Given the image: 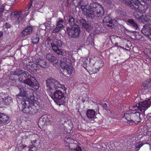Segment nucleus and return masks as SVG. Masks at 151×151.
Segmentation results:
<instances>
[{
    "label": "nucleus",
    "mask_w": 151,
    "mask_h": 151,
    "mask_svg": "<svg viewBox=\"0 0 151 151\" xmlns=\"http://www.w3.org/2000/svg\"><path fill=\"white\" fill-rule=\"evenodd\" d=\"M36 61L40 67L43 68H46L47 67L45 60L42 59L41 58H37L36 59Z\"/></svg>",
    "instance_id": "20"
},
{
    "label": "nucleus",
    "mask_w": 151,
    "mask_h": 151,
    "mask_svg": "<svg viewBox=\"0 0 151 151\" xmlns=\"http://www.w3.org/2000/svg\"><path fill=\"white\" fill-rule=\"evenodd\" d=\"M20 81H22V79L21 80L20 79Z\"/></svg>",
    "instance_id": "59"
},
{
    "label": "nucleus",
    "mask_w": 151,
    "mask_h": 151,
    "mask_svg": "<svg viewBox=\"0 0 151 151\" xmlns=\"http://www.w3.org/2000/svg\"><path fill=\"white\" fill-rule=\"evenodd\" d=\"M112 117V118L114 119L116 118V116H114V117L113 116Z\"/></svg>",
    "instance_id": "57"
},
{
    "label": "nucleus",
    "mask_w": 151,
    "mask_h": 151,
    "mask_svg": "<svg viewBox=\"0 0 151 151\" xmlns=\"http://www.w3.org/2000/svg\"><path fill=\"white\" fill-rule=\"evenodd\" d=\"M56 27L60 29L61 28L63 27V25L62 24L59 23V22H57Z\"/></svg>",
    "instance_id": "44"
},
{
    "label": "nucleus",
    "mask_w": 151,
    "mask_h": 151,
    "mask_svg": "<svg viewBox=\"0 0 151 151\" xmlns=\"http://www.w3.org/2000/svg\"><path fill=\"white\" fill-rule=\"evenodd\" d=\"M75 141L76 142L75 140H74L73 139H70V137H67L65 139V142H67L68 144H72L74 143L75 142Z\"/></svg>",
    "instance_id": "36"
},
{
    "label": "nucleus",
    "mask_w": 151,
    "mask_h": 151,
    "mask_svg": "<svg viewBox=\"0 0 151 151\" xmlns=\"http://www.w3.org/2000/svg\"><path fill=\"white\" fill-rule=\"evenodd\" d=\"M145 5L136 6V8L133 9H135L133 13V15L138 21L141 20L140 18L143 15V13L145 12L146 11V10L145 9Z\"/></svg>",
    "instance_id": "6"
},
{
    "label": "nucleus",
    "mask_w": 151,
    "mask_h": 151,
    "mask_svg": "<svg viewBox=\"0 0 151 151\" xmlns=\"http://www.w3.org/2000/svg\"><path fill=\"white\" fill-rule=\"evenodd\" d=\"M46 59L49 61L53 62L55 64L58 63V60L53 55L50 53L47 54L46 56Z\"/></svg>",
    "instance_id": "23"
},
{
    "label": "nucleus",
    "mask_w": 151,
    "mask_h": 151,
    "mask_svg": "<svg viewBox=\"0 0 151 151\" xmlns=\"http://www.w3.org/2000/svg\"><path fill=\"white\" fill-rule=\"evenodd\" d=\"M74 0H67V2L68 4H71L73 2Z\"/></svg>",
    "instance_id": "49"
},
{
    "label": "nucleus",
    "mask_w": 151,
    "mask_h": 151,
    "mask_svg": "<svg viewBox=\"0 0 151 151\" xmlns=\"http://www.w3.org/2000/svg\"><path fill=\"white\" fill-rule=\"evenodd\" d=\"M33 31L32 27L30 26L27 27L24 29L22 32L21 34L22 35L25 36L31 34Z\"/></svg>",
    "instance_id": "22"
},
{
    "label": "nucleus",
    "mask_w": 151,
    "mask_h": 151,
    "mask_svg": "<svg viewBox=\"0 0 151 151\" xmlns=\"http://www.w3.org/2000/svg\"><path fill=\"white\" fill-rule=\"evenodd\" d=\"M32 1H30V4L29 6H28L27 8H26L25 9L24 11H28L29 8L31 7V6L32 4Z\"/></svg>",
    "instance_id": "45"
},
{
    "label": "nucleus",
    "mask_w": 151,
    "mask_h": 151,
    "mask_svg": "<svg viewBox=\"0 0 151 151\" xmlns=\"http://www.w3.org/2000/svg\"><path fill=\"white\" fill-rule=\"evenodd\" d=\"M86 115L88 118L91 120H94V119L96 118L95 111L92 109L88 110Z\"/></svg>",
    "instance_id": "19"
},
{
    "label": "nucleus",
    "mask_w": 151,
    "mask_h": 151,
    "mask_svg": "<svg viewBox=\"0 0 151 151\" xmlns=\"http://www.w3.org/2000/svg\"><path fill=\"white\" fill-rule=\"evenodd\" d=\"M118 42H116L115 43V45L117 47H120V48H123V47H122L121 46H119L118 45Z\"/></svg>",
    "instance_id": "52"
},
{
    "label": "nucleus",
    "mask_w": 151,
    "mask_h": 151,
    "mask_svg": "<svg viewBox=\"0 0 151 151\" xmlns=\"http://www.w3.org/2000/svg\"><path fill=\"white\" fill-rule=\"evenodd\" d=\"M151 147V146L150 147V150H151V148H150V147Z\"/></svg>",
    "instance_id": "60"
},
{
    "label": "nucleus",
    "mask_w": 151,
    "mask_h": 151,
    "mask_svg": "<svg viewBox=\"0 0 151 151\" xmlns=\"http://www.w3.org/2000/svg\"><path fill=\"white\" fill-rule=\"evenodd\" d=\"M21 76H23L25 78H26V79L29 78L35 79V77L31 76L27 71H24L22 70L21 72Z\"/></svg>",
    "instance_id": "29"
},
{
    "label": "nucleus",
    "mask_w": 151,
    "mask_h": 151,
    "mask_svg": "<svg viewBox=\"0 0 151 151\" xmlns=\"http://www.w3.org/2000/svg\"><path fill=\"white\" fill-rule=\"evenodd\" d=\"M29 151H35L37 149V147L35 146L34 145L29 146Z\"/></svg>",
    "instance_id": "40"
},
{
    "label": "nucleus",
    "mask_w": 151,
    "mask_h": 151,
    "mask_svg": "<svg viewBox=\"0 0 151 151\" xmlns=\"http://www.w3.org/2000/svg\"><path fill=\"white\" fill-rule=\"evenodd\" d=\"M81 101L83 103L85 101V100L84 99H82Z\"/></svg>",
    "instance_id": "56"
},
{
    "label": "nucleus",
    "mask_w": 151,
    "mask_h": 151,
    "mask_svg": "<svg viewBox=\"0 0 151 151\" xmlns=\"http://www.w3.org/2000/svg\"><path fill=\"white\" fill-rule=\"evenodd\" d=\"M64 129L65 132H66L67 133H70L71 132L72 128L71 127H69L67 128V127L65 126L64 127Z\"/></svg>",
    "instance_id": "41"
},
{
    "label": "nucleus",
    "mask_w": 151,
    "mask_h": 151,
    "mask_svg": "<svg viewBox=\"0 0 151 151\" xmlns=\"http://www.w3.org/2000/svg\"><path fill=\"white\" fill-rule=\"evenodd\" d=\"M67 31L69 36L73 37H78L81 32L80 29L78 25H76L75 26L67 28Z\"/></svg>",
    "instance_id": "11"
},
{
    "label": "nucleus",
    "mask_w": 151,
    "mask_h": 151,
    "mask_svg": "<svg viewBox=\"0 0 151 151\" xmlns=\"http://www.w3.org/2000/svg\"><path fill=\"white\" fill-rule=\"evenodd\" d=\"M21 147L22 148L21 151H29V147L27 145H22Z\"/></svg>",
    "instance_id": "39"
},
{
    "label": "nucleus",
    "mask_w": 151,
    "mask_h": 151,
    "mask_svg": "<svg viewBox=\"0 0 151 151\" xmlns=\"http://www.w3.org/2000/svg\"><path fill=\"white\" fill-rule=\"evenodd\" d=\"M38 65L36 63H33L30 66V69L32 70H37L38 68Z\"/></svg>",
    "instance_id": "34"
},
{
    "label": "nucleus",
    "mask_w": 151,
    "mask_h": 151,
    "mask_svg": "<svg viewBox=\"0 0 151 151\" xmlns=\"http://www.w3.org/2000/svg\"><path fill=\"white\" fill-rule=\"evenodd\" d=\"M140 19L141 20L138 21L144 24H151V17L148 15L143 14V15L140 18Z\"/></svg>",
    "instance_id": "15"
},
{
    "label": "nucleus",
    "mask_w": 151,
    "mask_h": 151,
    "mask_svg": "<svg viewBox=\"0 0 151 151\" xmlns=\"http://www.w3.org/2000/svg\"><path fill=\"white\" fill-rule=\"evenodd\" d=\"M13 102L12 97L5 94L0 96V108L10 104Z\"/></svg>",
    "instance_id": "7"
},
{
    "label": "nucleus",
    "mask_w": 151,
    "mask_h": 151,
    "mask_svg": "<svg viewBox=\"0 0 151 151\" xmlns=\"http://www.w3.org/2000/svg\"><path fill=\"white\" fill-rule=\"evenodd\" d=\"M104 23L106 24V26L109 27H111L112 25L113 21L109 16H106L103 19Z\"/></svg>",
    "instance_id": "25"
},
{
    "label": "nucleus",
    "mask_w": 151,
    "mask_h": 151,
    "mask_svg": "<svg viewBox=\"0 0 151 151\" xmlns=\"http://www.w3.org/2000/svg\"><path fill=\"white\" fill-rule=\"evenodd\" d=\"M9 116L6 114L0 112V123L3 124L6 122L9 119Z\"/></svg>",
    "instance_id": "24"
},
{
    "label": "nucleus",
    "mask_w": 151,
    "mask_h": 151,
    "mask_svg": "<svg viewBox=\"0 0 151 151\" xmlns=\"http://www.w3.org/2000/svg\"><path fill=\"white\" fill-rule=\"evenodd\" d=\"M47 92L51 98L57 104L60 106L65 103L66 96L65 86L57 80L50 78L46 81Z\"/></svg>",
    "instance_id": "1"
},
{
    "label": "nucleus",
    "mask_w": 151,
    "mask_h": 151,
    "mask_svg": "<svg viewBox=\"0 0 151 151\" xmlns=\"http://www.w3.org/2000/svg\"><path fill=\"white\" fill-rule=\"evenodd\" d=\"M82 149L80 147L77 146L76 148L74 149L73 151H81Z\"/></svg>",
    "instance_id": "46"
},
{
    "label": "nucleus",
    "mask_w": 151,
    "mask_h": 151,
    "mask_svg": "<svg viewBox=\"0 0 151 151\" xmlns=\"http://www.w3.org/2000/svg\"><path fill=\"white\" fill-rule=\"evenodd\" d=\"M81 8L83 14L89 19H92L96 16L98 17H101L104 13V9L101 5L97 2L91 3L88 9L85 6L82 4Z\"/></svg>",
    "instance_id": "2"
},
{
    "label": "nucleus",
    "mask_w": 151,
    "mask_h": 151,
    "mask_svg": "<svg viewBox=\"0 0 151 151\" xmlns=\"http://www.w3.org/2000/svg\"><path fill=\"white\" fill-rule=\"evenodd\" d=\"M36 141L37 140H32L31 141V143L32 144V145H33L34 144H35V143H36Z\"/></svg>",
    "instance_id": "51"
},
{
    "label": "nucleus",
    "mask_w": 151,
    "mask_h": 151,
    "mask_svg": "<svg viewBox=\"0 0 151 151\" xmlns=\"http://www.w3.org/2000/svg\"><path fill=\"white\" fill-rule=\"evenodd\" d=\"M60 29L56 27L53 30L52 32L53 33H57Z\"/></svg>",
    "instance_id": "47"
},
{
    "label": "nucleus",
    "mask_w": 151,
    "mask_h": 151,
    "mask_svg": "<svg viewBox=\"0 0 151 151\" xmlns=\"http://www.w3.org/2000/svg\"><path fill=\"white\" fill-rule=\"evenodd\" d=\"M22 70L19 69H17L16 71L13 72V74L15 75L21 76V75Z\"/></svg>",
    "instance_id": "35"
},
{
    "label": "nucleus",
    "mask_w": 151,
    "mask_h": 151,
    "mask_svg": "<svg viewBox=\"0 0 151 151\" xmlns=\"http://www.w3.org/2000/svg\"><path fill=\"white\" fill-rule=\"evenodd\" d=\"M144 90H147L151 87V77L142 83Z\"/></svg>",
    "instance_id": "21"
},
{
    "label": "nucleus",
    "mask_w": 151,
    "mask_h": 151,
    "mask_svg": "<svg viewBox=\"0 0 151 151\" xmlns=\"http://www.w3.org/2000/svg\"><path fill=\"white\" fill-rule=\"evenodd\" d=\"M50 116L49 115L45 114L42 115L38 121V125L39 127L50 124L51 123V121L50 120Z\"/></svg>",
    "instance_id": "12"
},
{
    "label": "nucleus",
    "mask_w": 151,
    "mask_h": 151,
    "mask_svg": "<svg viewBox=\"0 0 151 151\" xmlns=\"http://www.w3.org/2000/svg\"><path fill=\"white\" fill-rule=\"evenodd\" d=\"M63 22H64L63 20L62 19H61V18H60L59 19V20L58 22H59V23H61V24L63 23Z\"/></svg>",
    "instance_id": "50"
},
{
    "label": "nucleus",
    "mask_w": 151,
    "mask_h": 151,
    "mask_svg": "<svg viewBox=\"0 0 151 151\" xmlns=\"http://www.w3.org/2000/svg\"><path fill=\"white\" fill-rule=\"evenodd\" d=\"M127 24L135 30H137L139 29L137 24L134 19H129L127 22Z\"/></svg>",
    "instance_id": "17"
},
{
    "label": "nucleus",
    "mask_w": 151,
    "mask_h": 151,
    "mask_svg": "<svg viewBox=\"0 0 151 151\" xmlns=\"http://www.w3.org/2000/svg\"><path fill=\"white\" fill-rule=\"evenodd\" d=\"M141 31L142 34L148 37L151 40V28L148 26H144Z\"/></svg>",
    "instance_id": "16"
},
{
    "label": "nucleus",
    "mask_w": 151,
    "mask_h": 151,
    "mask_svg": "<svg viewBox=\"0 0 151 151\" xmlns=\"http://www.w3.org/2000/svg\"><path fill=\"white\" fill-rule=\"evenodd\" d=\"M107 104L105 103L104 104L102 105V106H103V108H106L107 107Z\"/></svg>",
    "instance_id": "53"
},
{
    "label": "nucleus",
    "mask_w": 151,
    "mask_h": 151,
    "mask_svg": "<svg viewBox=\"0 0 151 151\" xmlns=\"http://www.w3.org/2000/svg\"><path fill=\"white\" fill-rule=\"evenodd\" d=\"M3 35V32L2 31H0V37H1Z\"/></svg>",
    "instance_id": "55"
},
{
    "label": "nucleus",
    "mask_w": 151,
    "mask_h": 151,
    "mask_svg": "<svg viewBox=\"0 0 151 151\" xmlns=\"http://www.w3.org/2000/svg\"><path fill=\"white\" fill-rule=\"evenodd\" d=\"M19 93L17 95V101L19 100L21 102L22 101V100H24L23 99L24 97H26L27 96V91L24 89L20 88L19 89Z\"/></svg>",
    "instance_id": "18"
},
{
    "label": "nucleus",
    "mask_w": 151,
    "mask_h": 151,
    "mask_svg": "<svg viewBox=\"0 0 151 151\" xmlns=\"http://www.w3.org/2000/svg\"><path fill=\"white\" fill-rule=\"evenodd\" d=\"M81 23L82 24L83 26L86 29H88V25L87 24L86 21L82 19L81 20Z\"/></svg>",
    "instance_id": "32"
},
{
    "label": "nucleus",
    "mask_w": 151,
    "mask_h": 151,
    "mask_svg": "<svg viewBox=\"0 0 151 151\" xmlns=\"http://www.w3.org/2000/svg\"><path fill=\"white\" fill-rule=\"evenodd\" d=\"M21 102L22 111L25 114H29L30 106L29 105V103H26V101L24 100H22Z\"/></svg>",
    "instance_id": "13"
},
{
    "label": "nucleus",
    "mask_w": 151,
    "mask_h": 151,
    "mask_svg": "<svg viewBox=\"0 0 151 151\" xmlns=\"http://www.w3.org/2000/svg\"><path fill=\"white\" fill-rule=\"evenodd\" d=\"M81 2H82L81 1H78L77 3V5L78 6H80L81 4Z\"/></svg>",
    "instance_id": "54"
},
{
    "label": "nucleus",
    "mask_w": 151,
    "mask_h": 151,
    "mask_svg": "<svg viewBox=\"0 0 151 151\" xmlns=\"http://www.w3.org/2000/svg\"><path fill=\"white\" fill-rule=\"evenodd\" d=\"M88 62L89 66L91 67L93 66H95L96 62L93 58H89Z\"/></svg>",
    "instance_id": "33"
},
{
    "label": "nucleus",
    "mask_w": 151,
    "mask_h": 151,
    "mask_svg": "<svg viewBox=\"0 0 151 151\" xmlns=\"http://www.w3.org/2000/svg\"><path fill=\"white\" fill-rule=\"evenodd\" d=\"M125 4L130 6L132 9H135L136 6L145 5L143 0H121Z\"/></svg>",
    "instance_id": "5"
},
{
    "label": "nucleus",
    "mask_w": 151,
    "mask_h": 151,
    "mask_svg": "<svg viewBox=\"0 0 151 151\" xmlns=\"http://www.w3.org/2000/svg\"><path fill=\"white\" fill-rule=\"evenodd\" d=\"M4 6H3L0 8V14H2L4 11Z\"/></svg>",
    "instance_id": "48"
},
{
    "label": "nucleus",
    "mask_w": 151,
    "mask_h": 151,
    "mask_svg": "<svg viewBox=\"0 0 151 151\" xmlns=\"http://www.w3.org/2000/svg\"><path fill=\"white\" fill-rule=\"evenodd\" d=\"M5 28L7 29L10 28L11 27V25L7 22L4 25Z\"/></svg>",
    "instance_id": "43"
},
{
    "label": "nucleus",
    "mask_w": 151,
    "mask_h": 151,
    "mask_svg": "<svg viewBox=\"0 0 151 151\" xmlns=\"http://www.w3.org/2000/svg\"><path fill=\"white\" fill-rule=\"evenodd\" d=\"M124 39H123V40L121 41V42H123V41H124Z\"/></svg>",
    "instance_id": "58"
},
{
    "label": "nucleus",
    "mask_w": 151,
    "mask_h": 151,
    "mask_svg": "<svg viewBox=\"0 0 151 151\" xmlns=\"http://www.w3.org/2000/svg\"><path fill=\"white\" fill-rule=\"evenodd\" d=\"M143 145V142L141 141H139L136 144L135 147L136 149H138V150H139Z\"/></svg>",
    "instance_id": "38"
},
{
    "label": "nucleus",
    "mask_w": 151,
    "mask_h": 151,
    "mask_svg": "<svg viewBox=\"0 0 151 151\" xmlns=\"http://www.w3.org/2000/svg\"><path fill=\"white\" fill-rule=\"evenodd\" d=\"M151 149V147H150Z\"/></svg>",
    "instance_id": "61"
},
{
    "label": "nucleus",
    "mask_w": 151,
    "mask_h": 151,
    "mask_svg": "<svg viewBox=\"0 0 151 151\" xmlns=\"http://www.w3.org/2000/svg\"><path fill=\"white\" fill-rule=\"evenodd\" d=\"M22 13V10L19 11L16 10L15 11L12 12L11 14V17L14 18L15 21L14 22L15 24H19V23L22 24L24 23V19L27 16V14H23L21 15Z\"/></svg>",
    "instance_id": "4"
},
{
    "label": "nucleus",
    "mask_w": 151,
    "mask_h": 151,
    "mask_svg": "<svg viewBox=\"0 0 151 151\" xmlns=\"http://www.w3.org/2000/svg\"><path fill=\"white\" fill-rule=\"evenodd\" d=\"M68 22L71 27L75 26L76 25H78L76 24V21L75 20L73 17L72 16L70 15L69 17Z\"/></svg>",
    "instance_id": "28"
},
{
    "label": "nucleus",
    "mask_w": 151,
    "mask_h": 151,
    "mask_svg": "<svg viewBox=\"0 0 151 151\" xmlns=\"http://www.w3.org/2000/svg\"><path fill=\"white\" fill-rule=\"evenodd\" d=\"M140 114L139 112H132V122H134L135 124H137L141 121L140 117Z\"/></svg>",
    "instance_id": "14"
},
{
    "label": "nucleus",
    "mask_w": 151,
    "mask_h": 151,
    "mask_svg": "<svg viewBox=\"0 0 151 151\" xmlns=\"http://www.w3.org/2000/svg\"><path fill=\"white\" fill-rule=\"evenodd\" d=\"M132 112L130 113H124V115L123 116V118H124L127 121V123L129 124L132 122Z\"/></svg>",
    "instance_id": "27"
},
{
    "label": "nucleus",
    "mask_w": 151,
    "mask_h": 151,
    "mask_svg": "<svg viewBox=\"0 0 151 151\" xmlns=\"http://www.w3.org/2000/svg\"><path fill=\"white\" fill-rule=\"evenodd\" d=\"M62 43L61 40L55 39L53 42L51 43V47L53 50L58 55H61L62 53V50L59 48L62 46Z\"/></svg>",
    "instance_id": "9"
},
{
    "label": "nucleus",
    "mask_w": 151,
    "mask_h": 151,
    "mask_svg": "<svg viewBox=\"0 0 151 151\" xmlns=\"http://www.w3.org/2000/svg\"><path fill=\"white\" fill-rule=\"evenodd\" d=\"M151 51L150 48H146L145 49L144 51V54L147 55L148 56H149L151 54Z\"/></svg>",
    "instance_id": "37"
},
{
    "label": "nucleus",
    "mask_w": 151,
    "mask_h": 151,
    "mask_svg": "<svg viewBox=\"0 0 151 151\" xmlns=\"http://www.w3.org/2000/svg\"><path fill=\"white\" fill-rule=\"evenodd\" d=\"M88 59L85 60V61H83V67L86 69V68L87 65H89V64L88 63Z\"/></svg>",
    "instance_id": "42"
},
{
    "label": "nucleus",
    "mask_w": 151,
    "mask_h": 151,
    "mask_svg": "<svg viewBox=\"0 0 151 151\" xmlns=\"http://www.w3.org/2000/svg\"><path fill=\"white\" fill-rule=\"evenodd\" d=\"M71 64L70 60L67 58H64L61 60L60 65L65 72L67 74H70L73 71V67Z\"/></svg>",
    "instance_id": "3"
},
{
    "label": "nucleus",
    "mask_w": 151,
    "mask_h": 151,
    "mask_svg": "<svg viewBox=\"0 0 151 151\" xmlns=\"http://www.w3.org/2000/svg\"><path fill=\"white\" fill-rule=\"evenodd\" d=\"M32 42L34 44H37L40 40V37L38 36H33L32 39Z\"/></svg>",
    "instance_id": "31"
},
{
    "label": "nucleus",
    "mask_w": 151,
    "mask_h": 151,
    "mask_svg": "<svg viewBox=\"0 0 151 151\" xmlns=\"http://www.w3.org/2000/svg\"><path fill=\"white\" fill-rule=\"evenodd\" d=\"M35 79H32V78H29L24 80L23 82L25 84L29 86L30 88L32 89L34 91H37L39 88V83L36 81L35 83Z\"/></svg>",
    "instance_id": "8"
},
{
    "label": "nucleus",
    "mask_w": 151,
    "mask_h": 151,
    "mask_svg": "<svg viewBox=\"0 0 151 151\" xmlns=\"http://www.w3.org/2000/svg\"><path fill=\"white\" fill-rule=\"evenodd\" d=\"M104 65V62L101 59L99 58L98 61L95 63V68L97 69V71H99Z\"/></svg>",
    "instance_id": "26"
},
{
    "label": "nucleus",
    "mask_w": 151,
    "mask_h": 151,
    "mask_svg": "<svg viewBox=\"0 0 151 151\" xmlns=\"http://www.w3.org/2000/svg\"><path fill=\"white\" fill-rule=\"evenodd\" d=\"M151 105V99H149L145 101H140L136 104L139 110L145 112Z\"/></svg>",
    "instance_id": "10"
},
{
    "label": "nucleus",
    "mask_w": 151,
    "mask_h": 151,
    "mask_svg": "<svg viewBox=\"0 0 151 151\" xmlns=\"http://www.w3.org/2000/svg\"><path fill=\"white\" fill-rule=\"evenodd\" d=\"M29 109L30 110L29 111V114L34 115L37 112V109L36 106H30Z\"/></svg>",
    "instance_id": "30"
}]
</instances>
